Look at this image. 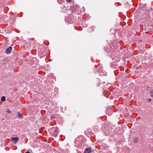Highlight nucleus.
I'll use <instances>...</instances> for the list:
<instances>
[{
    "instance_id": "1a4fd4ad",
    "label": "nucleus",
    "mask_w": 153,
    "mask_h": 153,
    "mask_svg": "<svg viewBox=\"0 0 153 153\" xmlns=\"http://www.w3.org/2000/svg\"><path fill=\"white\" fill-rule=\"evenodd\" d=\"M150 96H151L153 97V90H152L151 92H150Z\"/></svg>"
},
{
    "instance_id": "9b49d317",
    "label": "nucleus",
    "mask_w": 153,
    "mask_h": 153,
    "mask_svg": "<svg viewBox=\"0 0 153 153\" xmlns=\"http://www.w3.org/2000/svg\"><path fill=\"white\" fill-rule=\"evenodd\" d=\"M6 112L8 113H10V111L8 109H7L6 110Z\"/></svg>"
},
{
    "instance_id": "0eeeda50",
    "label": "nucleus",
    "mask_w": 153,
    "mask_h": 153,
    "mask_svg": "<svg viewBox=\"0 0 153 153\" xmlns=\"http://www.w3.org/2000/svg\"><path fill=\"white\" fill-rule=\"evenodd\" d=\"M138 141V139L137 137L135 138L134 140V142L135 143H136Z\"/></svg>"
},
{
    "instance_id": "4468645a",
    "label": "nucleus",
    "mask_w": 153,
    "mask_h": 153,
    "mask_svg": "<svg viewBox=\"0 0 153 153\" xmlns=\"http://www.w3.org/2000/svg\"><path fill=\"white\" fill-rule=\"evenodd\" d=\"M58 2H59V3H60V4H61V3H62V1H59L58 0Z\"/></svg>"
},
{
    "instance_id": "ddd939ff",
    "label": "nucleus",
    "mask_w": 153,
    "mask_h": 153,
    "mask_svg": "<svg viewBox=\"0 0 153 153\" xmlns=\"http://www.w3.org/2000/svg\"><path fill=\"white\" fill-rule=\"evenodd\" d=\"M148 101H151V99H150V98H149V99H148Z\"/></svg>"
},
{
    "instance_id": "f3484780",
    "label": "nucleus",
    "mask_w": 153,
    "mask_h": 153,
    "mask_svg": "<svg viewBox=\"0 0 153 153\" xmlns=\"http://www.w3.org/2000/svg\"><path fill=\"white\" fill-rule=\"evenodd\" d=\"M25 153H30L29 152H25Z\"/></svg>"
},
{
    "instance_id": "6e6552de",
    "label": "nucleus",
    "mask_w": 153,
    "mask_h": 153,
    "mask_svg": "<svg viewBox=\"0 0 153 153\" xmlns=\"http://www.w3.org/2000/svg\"><path fill=\"white\" fill-rule=\"evenodd\" d=\"M5 100V97H2L1 98V100L3 101H4Z\"/></svg>"
},
{
    "instance_id": "2eb2a0df",
    "label": "nucleus",
    "mask_w": 153,
    "mask_h": 153,
    "mask_svg": "<svg viewBox=\"0 0 153 153\" xmlns=\"http://www.w3.org/2000/svg\"><path fill=\"white\" fill-rule=\"evenodd\" d=\"M125 7H128V6H127V4H126V5H125Z\"/></svg>"
},
{
    "instance_id": "20e7f679",
    "label": "nucleus",
    "mask_w": 153,
    "mask_h": 153,
    "mask_svg": "<svg viewBox=\"0 0 153 153\" xmlns=\"http://www.w3.org/2000/svg\"><path fill=\"white\" fill-rule=\"evenodd\" d=\"M79 6L74 4L72 7H71V10H76L77 9H78Z\"/></svg>"
},
{
    "instance_id": "f8f14e48",
    "label": "nucleus",
    "mask_w": 153,
    "mask_h": 153,
    "mask_svg": "<svg viewBox=\"0 0 153 153\" xmlns=\"http://www.w3.org/2000/svg\"><path fill=\"white\" fill-rule=\"evenodd\" d=\"M66 0L67 2H71V0Z\"/></svg>"
},
{
    "instance_id": "9d476101",
    "label": "nucleus",
    "mask_w": 153,
    "mask_h": 153,
    "mask_svg": "<svg viewBox=\"0 0 153 153\" xmlns=\"http://www.w3.org/2000/svg\"><path fill=\"white\" fill-rule=\"evenodd\" d=\"M132 5H130L129 6V7H128L127 8V9H129V10H130L131 9V7H132Z\"/></svg>"
},
{
    "instance_id": "39448f33",
    "label": "nucleus",
    "mask_w": 153,
    "mask_h": 153,
    "mask_svg": "<svg viewBox=\"0 0 153 153\" xmlns=\"http://www.w3.org/2000/svg\"><path fill=\"white\" fill-rule=\"evenodd\" d=\"M12 48L11 47H9L6 50V52L7 53H10L11 51Z\"/></svg>"
},
{
    "instance_id": "7ed1b4c3",
    "label": "nucleus",
    "mask_w": 153,
    "mask_h": 153,
    "mask_svg": "<svg viewBox=\"0 0 153 153\" xmlns=\"http://www.w3.org/2000/svg\"><path fill=\"white\" fill-rule=\"evenodd\" d=\"M146 5L145 4H140L139 7V9H143L144 8L146 7Z\"/></svg>"
},
{
    "instance_id": "423d86ee",
    "label": "nucleus",
    "mask_w": 153,
    "mask_h": 153,
    "mask_svg": "<svg viewBox=\"0 0 153 153\" xmlns=\"http://www.w3.org/2000/svg\"><path fill=\"white\" fill-rule=\"evenodd\" d=\"M22 114H23V113H18L17 114V116L18 117H21L22 116Z\"/></svg>"
},
{
    "instance_id": "f03ea898",
    "label": "nucleus",
    "mask_w": 153,
    "mask_h": 153,
    "mask_svg": "<svg viewBox=\"0 0 153 153\" xmlns=\"http://www.w3.org/2000/svg\"><path fill=\"white\" fill-rule=\"evenodd\" d=\"M10 139L12 141H13L15 143H16L19 140V138L18 137H11Z\"/></svg>"
},
{
    "instance_id": "dca6fc26",
    "label": "nucleus",
    "mask_w": 153,
    "mask_h": 153,
    "mask_svg": "<svg viewBox=\"0 0 153 153\" xmlns=\"http://www.w3.org/2000/svg\"><path fill=\"white\" fill-rule=\"evenodd\" d=\"M7 60L6 59H3V60L4 61H5L6 60Z\"/></svg>"
},
{
    "instance_id": "f257e3e1",
    "label": "nucleus",
    "mask_w": 153,
    "mask_h": 153,
    "mask_svg": "<svg viewBox=\"0 0 153 153\" xmlns=\"http://www.w3.org/2000/svg\"><path fill=\"white\" fill-rule=\"evenodd\" d=\"M92 152V150L91 148H88L86 149L84 153H90Z\"/></svg>"
}]
</instances>
